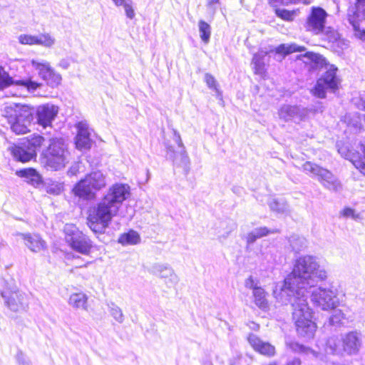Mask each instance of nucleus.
<instances>
[{"instance_id":"1","label":"nucleus","mask_w":365,"mask_h":365,"mask_svg":"<svg viewBox=\"0 0 365 365\" xmlns=\"http://www.w3.org/2000/svg\"><path fill=\"white\" fill-rule=\"evenodd\" d=\"M327 279V272L312 255L299 257L295 260L292 272L277 286L274 294L277 301L290 304L297 331L301 336L312 339L317 330L312 320L313 312L304 298V291Z\"/></svg>"},{"instance_id":"2","label":"nucleus","mask_w":365,"mask_h":365,"mask_svg":"<svg viewBox=\"0 0 365 365\" xmlns=\"http://www.w3.org/2000/svg\"><path fill=\"white\" fill-rule=\"evenodd\" d=\"M129 195L130 187L127 185H113L102 199L89 210L88 225L91 230L95 233H104Z\"/></svg>"},{"instance_id":"3","label":"nucleus","mask_w":365,"mask_h":365,"mask_svg":"<svg viewBox=\"0 0 365 365\" xmlns=\"http://www.w3.org/2000/svg\"><path fill=\"white\" fill-rule=\"evenodd\" d=\"M304 56L326 68V71L317 79L315 86L311 90L312 95L319 98H325L327 91L335 92L340 83L336 74L338 68L334 65L329 64L320 54L307 52Z\"/></svg>"},{"instance_id":"4","label":"nucleus","mask_w":365,"mask_h":365,"mask_svg":"<svg viewBox=\"0 0 365 365\" xmlns=\"http://www.w3.org/2000/svg\"><path fill=\"white\" fill-rule=\"evenodd\" d=\"M69 161V152L64 140L61 138L49 139L47 148L41 155V165L50 170H60Z\"/></svg>"},{"instance_id":"5","label":"nucleus","mask_w":365,"mask_h":365,"mask_svg":"<svg viewBox=\"0 0 365 365\" xmlns=\"http://www.w3.org/2000/svg\"><path fill=\"white\" fill-rule=\"evenodd\" d=\"M6 116L13 132L18 135L27 133L34 120V108L28 105L13 104L6 108Z\"/></svg>"},{"instance_id":"6","label":"nucleus","mask_w":365,"mask_h":365,"mask_svg":"<svg viewBox=\"0 0 365 365\" xmlns=\"http://www.w3.org/2000/svg\"><path fill=\"white\" fill-rule=\"evenodd\" d=\"M361 346V334L351 331L340 336H333L328 339L325 351L329 354H340L343 351L349 355L356 354Z\"/></svg>"},{"instance_id":"7","label":"nucleus","mask_w":365,"mask_h":365,"mask_svg":"<svg viewBox=\"0 0 365 365\" xmlns=\"http://www.w3.org/2000/svg\"><path fill=\"white\" fill-rule=\"evenodd\" d=\"M304 291V298L307 300L309 295L312 304L322 310L328 311L335 309L339 304L337 293L332 287H317Z\"/></svg>"},{"instance_id":"8","label":"nucleus","mask_w":365,"mask_h":365,"mask_svg":"<svg viewBox=\"0 0 365 365\" xmlns=\"http://www.w3.org/2000/svg\"><path fill=\"white\" fill-rule=\"evenodd\" d=\"M106 185V177L101 171H94L86 175L73 187L74 194L85 199H92L96 192Z\"/></svg>"},{"instance_id":"9","label":"nucleus","mask_w":365,"mask_h":365,"mask_svg":"<svg viewBox=\"0 0 365 365\" xmlns=\"http://www.w3.org/2000/svg\"><path fill=\"white\" fill-rule=\"evenodd\" d=\"M63 231L65 239L72 250L82 255H87L93 247V242L91 239L84 235L73 224H66Z\"/></svg>"},{"instance_id":"10","label":"nucleus","mask_w":365,"mask_h":365,"mask_svg":"<svg viewBox=\"0 0 365 365\" xmlns=\"http://www.w3.org/2000/svg\"><path fill=\"white\" fill-rule=\"evenodd\" d=\"M302 169L305 173L317 177L325 188L334 192L341 189L340 182L329 170L309 161L303 164Z\"/></svg>"},{"instance_id":"11","label":"nucleus","mask_w":365,"mask_h":365,"mask_svg":"<svg viewBox=\"0 0 365 365\" xmlns=\"http://www.w3.org/2000/svg\"><path fill=\"white\" fill-rule=\"evenodd\" d=\"M11 86H16L21 91L33 93L41 86V83L32 81L30 78H22L18 76H10L0 66V91Z\"/></svg>"},{"instance_id":"12","label":"nucleus","mask_w":365,"mask_h":365,"mask_svg":"<svg viewBox=\"0 0 365 365\" xmlns=\"http://www.w3.org/2000/svg\"><path fill=\"white\" fill-rule=\"evenodd\" d=\"M347 19L355 36L365 41V0H356L354 6L348 9Z\"/></svg>"},{"instance_id":"13","label":"nucleus","mask_w":365,"mask_h":365,"mask_svg":"<svg viewBox=\"0 0 365 365\" xmlns=\"http://www.w3.org/2000/svg\"><path fill=\"white\" fill-rule=\"evenodd\" d=\"M174 141L178 144L179 150L175 151L173 146L165 145L166 158L173 161L174 165L182 168L187 173L189 170L190 159L186 153L180 135L174 132Z\"/></svg>"},{"instance_id":"14","label":"nucleus","mask_w":365,"mask_h":365,"mask_svg":"<svg viewBox=\"0 0 365 365\" xmlns=\"http://www.w3.org/2000/svg\"><path fill=\"white\" fill-rule=\"evenodd\" d=\"M327 13L321 7L313 6L307 18L304 28L314 35L323 34L326 29Z\"/></svg>"},{"instance_id":"15","label":"nucleus","mask_w":365,"mask_h":365,"mask_svg":"<svg viewBox=\"0 0 365 365\" xmlns=\"http://www.w3.org/2000/svg\"><path fill=\"white\" fill-rule=\"evenodd\" d=\"M31 66L38 71L39 76L47 83L48 86L54 88L58 86L61 81V76L56 73L46 61H38L31 60Z\"/></svg>"},{"instance_id":"16","label":"nucleus","mask_w":365,"mask_h":365,"mask_svg":"<svg viewBox=\"0 0 365 365\" xmlns=\"http://www.w3.org/2000/svg\"><path fill=\"white\" fill-rule=\"evenodd\" d=\"M36 123L43 128L51 126L58 113V108L53 104H43L34 108Z\"/></svg>"},{"instance_id":"17","label":"nucleus","mask_w":365,"mask_h":365,"mask_svg":"<svg viewBox=\"0 0 365 365\" xmlns=\"http://www.w3.org/2000/svg\"><path fill=\"white\" fill-rule=\"evenodd\" d=\"M7 307L13 312L26 310L29 306L28 296L19 290L4 292L2 294Z\"/></svg>"},{"instance_id":"18","label":"nucleus","mask_w":365,"mask_h":365,"mask_svg":"<svg viewBox=\"0 0 365 365\" xmlns=\"http://www.w3.org/2000/svg\"><path fill=\"white\" fill-rule=\"evenodd\" d=\"M152 273L163 279L168 287H173L178 283L179 278L178 275L168 264H155L152 267Z\"/></svg>"},{"instance_id":"19","label":"nucleus","mask_w":365,"mask_h":365,"mask_svg":"<svg viewBox=\"0 0 365 365\" xmlns=\"http://www.w3.org/2000/svg\"><path fill=\"white\" fill-rule=\"evenodd\" d=\"M307 115V110L297 106L284 105L279 110L280 119L285 122L294 121L299 123Z\"/></svg>"},{"instance_id":"20","label":"nucleus","mask_w":365,"mask_h":365,"mask_svg":"<svg viewBox=\"0 0 365 365\" xmlns=\"http://www.w3.org/2000/svg\"><path fill=\"white\" fill-rule=\"evenodd\" d=\"M247 339L250 346L259 354L267 357H272L275 355L276 350L274 346L269 342L262 341L256 334H250Z\"/></svg>"},{"instance_id":"21","label":"nucleus","mask_w":365,"mask_h":365,"mask_svg":"<svg viewBox=\"0 0 365 365\" xmlns=\"http://www.w3.org/2000/svg\"><path fill=\"white\" fill-rule=\"evenodd\" d=\"M16 235L21 237L24 245L33 252H38L44 249L46 243L38 234L17 232Z\"/></svg>"},{"instance_id":"22","label":"nucleus","mask_w":365,"mask_h":365,"mask_svg":"<svg viewBox=\"0 0 365 365\" xmlns=\"http://www.w3.org/2000/svg\"><path fill=\"white\" fill-rule=\"evenodd\" d=\"M78 133L76 137V145L78 150L90 149L92 140L90 138L91 133L87 125L83 123L78 124Z\"/></svg>"},{"instance_id":"23","label":"nucleus","mask_w":365,"mask_h":365,"mask_svg":"<svg viewBox=\"0 0 365 365\" xmlns=\"http://www.w3.org/2000/svg\"><path fill=\"white\" fill-rule=\"evenodd\" d=\"M11 153L16 160L22 163L28 162L36 158V155H34V150L27 148L26 145H24V141L13 146L11 148Z\"/></svg>"},{"instance_id":"24","label":"nucleus","mask_w":365,"mask_h":365,"mask_svg":"<svg viewBox=\"0 0 365 365\" xmlns=\"http://www.w3.org/2000/svg\"><path fill=\"white\" fill-rule=\"evenodd\" d=\"M17 175L24 178L26 182L31 185L38 187L43 184L41 176L34 168H26L17 171Z\"/></svg>"},{"instance_id":"25","label":"nucleus","mask_w":365,"mask_h":365,"mask_svg":"<svg viewBox=\"0 0 365 365\" xmlns=\"http://www.w3.org/2000/svg\"><path fill=\"white\" fill-rule=\"evenodd\" d=\"M287 346L294 352L299 354H304L307 356H312L314 358H318L319 354L317 351H314L313 349H310L308 346H305L303 344H301L297 341H286Z\"/></svg>"},{"instance_id":"26","label":"nucleus","mask_w":365,"mask_h":365,"mask_svg":"<svg viewBox=\"0 0 365 365\" xmlns=\"http://www.w3.org/2000/svg\"><path fill=\"white\" fill-rule=\"evenodd\" d=\"M277 232V230H269L266 227L255 228L249 232L246 236L247 245H252L257 239L268 235L269 233Z\"/></svg>"},{"instance_id":"27","label":"nucleus","mask_w":365,"mask_h":365,"mask_svg":"<svg viewBox=\"0 0 365 365\" xmlns=\"http://www.w3.org/2000/svg\"><path fill=\"white\" fill-rule=\"evenodd\" d=\"M267 55V51H259L254 54L252 63L254 65L255 73L262 75L265 72L264 58Z\"/></svg>"},{"instance_id":"28","label":"nucleus","mask_w":365,"mask_h":365,"mask_svg":"<svg viewBox=\"0 0 365 365\" xmlns=\"http://www.w3.org/2000/svg\"><path fill=\"white\" fill-rule=\"evenodd\" d=\"M88 297L83 292L72 294L68 299V304L76 309H87Z\"/></svg>"},{"instance_id":"29","label":"nucleus","mask_w":365,"mask_h":365,"mask_svg":"<svg viewBox=\"0 0 365 365\" xmlns=\"http://www.w3.org/2000/svg\"><path fill=\"white\" fill-rule=\"evenodd\" d=\"M140 235L133 230H130L128 232L122 234L118 238V242L123 246L137 245L140 243Z\"/></svg>"},{"instance_id":"30","label":"nucleus","mask_w":365,"mask_h":365,"mask_svg":"<svg viewBox=\"0 0 365 365\" xmlns=\"http://www.w3.org/2000/svg\"><path fill=\"white\" fill-rule=\"evenodd\" d=\"M268 205L271 210L278 213H286L289 211V205L282 197H270L268 200Z\"/></svg>"},{"instance_id":"31","label":"nucleus","mask_w":365,"mask_h":365,"mask_svg":"<svg viewBox=\"0 0 365 365\" xmlns=\"http://www.w3.org/2000/svg\"><path fill=\"white\" fill-rule=\"evenodd\" d=\"M252 294L256 306L262 310H266L268 309L267 293L263 288L260 287L258 289H255V292H252Z\"/></svg>"},{"instance_id":"32","label":"nucleus","mask_w":365,"mask_h":365,"mask_svg":"<svg viewBox=\"0 0 365 365\" xmlns=\"http://www.w3.org/2000/svg\"><path fill=\"white\" fill-rule=\"evenodd\" d=\"M289 245L292 250L295 252H299L307 247V240L298 235H293L289 238Z\"/></svg>"},{"instance_id":"33","label":"nucleus","mask_w":365,"mask_h":365,"mask_svg":"<svg viewBox=\"0 0 365 365\" xmlns=\"http://www.w3.org/2000/svg\"><path fill=\"white\" fill-rule=\"evenodd\" d=\"M24 145L30 150H34V155L36 156V151L45 141V138L40 135H34L29 138L23 140Z\"/></svg>"},{"instance_id":"34","label":"nucleus","mask_w":365,"mask_h":365,"mask_svg":"<svg viewBox=\"0 0 365 365\" xmlns=\"http://www.w3.org/2000/svg\"><path fill=\"white\" fill-rule=\"evenodd\" d=\"M305 50V48L296 43L285 44L282 43L275 48V52L279 54L287 55L294 52H301Z\"/></svg>"},{"instance_id":"35","label":"nucleus","mask_w":365,"mask_h":365,"mask_svg":"<svg viewBox=\"0 0 365 365\" xmlns=\"http://www.w3.org/2000/svg\"><path fill=\"white\" fill-rule=\"evenodd\" d=\"M107 307L110 316L119 324H122L125 320V316L122 309L114 302L107 303Z\"/></svg>"},{"instance_id":"36","label":"nucleus","mask_w":365,"mask_h":365,"mask_svg":"<svg viewBox=\"0 0 365 365\" xmlns=\"http://www.w3.org/2000/svg\"><path fill=\"white\" fill-rule=\"evenodd\" d=\"M198 28L201 40L205 43H207L210 41L211 36L210 25L203 20H200L198 22Z\"/></svg>"},{"instance_id":"37","label":"nucleus","mask_w":365,"mask_h":365,"mask_svg":"<svg viewBox=\"0 0 365 365\" xmlns=\"http://www.w3.org/2000/svg\"><path fill=\"white\" fill-rule=\"evenodd\" d=\"M42 185L46 192L53 195H58L63 190L61 184L52 180H49Z\"/></svg>"},{"instance_id":"38","label":"nucleus","mask_w":365,"mask_h":365,"mask_svg":"<svg viewBox=\"0 0 365 365\" xmlns=\"http://www.w3.org/2000/svg\"><path fill=\"white\" fill-rule=\"evenodd\" d=\"M334 312L332 314L329 318V325L330 326H337L339 325L341 321L344 319V314L340 309H333Z\"/></svg>"},{"instance_id":"39","label":"nucleus","mask_w":365,"mask_h":365,"mask_svg":"<svg viewBox=\"0 0 365 365\" xmlns=\"http://www.w3.org/2000/svg\"><path fill=\"white\" fill-rule=\"evenodd\" d=\"M251 361V358L237 353L230 361L231 365H250Z\"/></svg>"},{"instance_id":"40","label":"nucleus","mask_w":365,"mask_h":365,"mask_svg":"<svg viewBox=\"0 0 365 365\" xmlns=\"http://www.w3.org/2000/svg\"><path fill=\"white\" fill-rule=\"evenodd\" d=\"M36 36L37 37V45L51 47L55 43L54 38H52L48 34H40L39 36Z\"/></svg>"},{"instance_id":"41","label":"nucleus","mask_w":365,"mask_h":365,"mask_svg":"<svg viewBox=\"0 0 365 365\" xmlns=\"http://www.w3.org/2000/svg\"><path fill=\"white\" fill-rule=\"evenodd\" d=\"M269 1L274 6H277L278 5L287 6L289 4H297L299 3H302L304 4H310V0H269Z\"/></svg>"},{"instance_id":"42","label":"nucleus","mask_w":365,"mask_h":365,"mask_svg":"<svg viewBox=\"0 0 365 365\" xmlns=\"http://www.w3.org/2000/svg\"><path fill=\"white\" fill-rule=\"evenodd\" d=\"M219 4L220 0H207V3L205 5L207 13L208 16H210L211 18L214 17L217 9V4Z\"/></svg>"},{"instance_id":"43","label":"nucleus","mask_w":365,"mask_h":365,"mask_svg":"<svg viewBox=\"0 0 365 365\" xmlns=\"http://www.w3.org/2000/svg\"><path fill=\"white\" fill-rule=\"evenodd\" d=\"M205 81L210 88L213 89L217 95L220 94V92L217 88L218 84L213 76L210 73H206L205 75Z\"/></svg>"},{"instance_id":"44","label":"nucleus","mask_w":365,"mask_h":365,"mask_svg":"<svg viewBox=\"0 0 365 365\" xmlns=\"http://www.w3.org/2000/svg\"><path fill=\"white\" fill-rule=\"evenodd\" d=\"M19 41L21 44L37 45V37L36 36L21 34L19 36Z\"/></svg>"},{"instance_id":"45","label":"nucleus","mask_w":365,"mask_h":365,"mask_svg":"<svg viewBox=\"0 0 365 365\" xmlns=\"http://www.w3.org/2000/svg\"><path fill=\"white\" fill-rule=\"evenodd\" d=\"M276 14L277 16L286 21H292L293 19L294 14L292 11L287 9H276Z\"/></svg>"},{"instance_id":"46","label":"nucleus","mask_w":365,"mask_h":365,"mask_svg":"<svg viewBox=\"0 0 365 365\" xmlns=\"http://www.w3.org/2000/svg\"><path fill=\"white\" fill-rule=\"evenodd\" d=\"M245 286L250 289H252V292H255V289L260 287V286H259V281L257 279H255L252 276H250L245 280Z\"/></svg>"},{"instance_id":"47","label":"nucleus","mask_w":365,"mask_h":365,"mask_svg":"<svg viewBox=\"0 0 365 365\" xmlns=\"http://www.w3.org/2000/svg\"><path fill=\"white\" fill-rule=\"evenodd\" d=\"M121 6L124 7L127 17L130 19H133L135 16V12L132 6L130 4L126 3L125 0H124V4Z\"/></svg>"},{"instance_id":"48","label":"nucleus","mask_w":365,"mask_h":365,"mask_svg":"<svg viewBox=\"0 0 365 365\" xmlns=\"http://www.w3.org/2000/svg\"><path fill=\"white\" fill-rule=\"evenodd\" d=\"M16 360L19 362V364L21 365H29V361L26 356L22 352L19 351L16 354Z\"/></svg>"},{"instance_id":"49","label":"nucleus","mask_w":365,"mask_h":365,"mask_svg":"<svg viewBox=\"0 0 365 365\" xmlns=\"http://www.w3.org/2000/svg\"><path fill=\"white\" fill-rule=\"evenodd\" d=\"M342 215L345 217H351L353 219H356L358 217V215L355 214L354 210L350 207H346L342 211Z\"/></svg>"},{"instance_id":"50","label":"nucleus","mask_w":365,"mask_h":365,"mask_svg":"<svg viewBox=\"0 0 365 365\" xmlns=\"http://www.w3.org/2000/svg\"><path fill=\"white\" fill-rule=\"evenodd\" d=\"M78 171H79L78 165L74 164L70 167V168L68 169V170L67 172V174H68V175L71 177V176L76 175V174L78 173Z\"/></svg>"},{"instance_id":"51","label":"nucleus","mask_w":365,"mask_h":365,"mask_svg":"<svg viewBox=\"0 0 365 365\" xmlns=\"http://www.w3.org/2000/svg\"><path fill=\"white\" fill-rule=\"evenodd\" d=\"M356 107L362 110H365V99L360 98L355 100Z\"/></svg>"},{"instance_id":"52","label":"nucleus","mask_w":365,"mask_h":365,"mask_svg":"<svg viewBox=\"0 0 365 365\" xmlns=\"http://www.w3.org/2000/svg\"><path fill=\"white\" fill-rule=\"evenodd\" d=\"M59 66L63 69H67L70 66V61L66 58L61 59L58 63Z\"/></svg>"},{"instance_id":"53","label":"nucleus","mask_w":365,"mask_h":365,"mask_svg":"<svg viewBox=\"0 0 365 365\" xmlns=\"http://www.w3.org/2000/svg\"><path fill=\"white\" fill-rule=\"evenodd\" d=\"M286 365H301V361L299 359L294 358L292 360L288 361Z\"/></svg>"},{"instance_id":"54","label":"nucleus","mask_w":365,"mask_h":365,"mask_svg":"<svg viewBox=\"0 0 365 365\" xmlns=\"http://www.w3.org/2000/svg\"><path fill=\"white\" fill-rule=\"evenodd\" d=\"M232 190L235 193H237L238 195H240L242 191V188L240 187H234L232 188Z\"/></svg>"},{"instance_id":"55","label":"nucleus","mask_w":365,"mask_h":365,"mask_svg":"<svg viewBox=\"0 0 365 365\" xmlns=\"http://www.w3.org/2000/svg\"><path fill=\"white\" fill-rule=\"evenodd\" d=\"M115 6H120L124 4V0H112Z\"/></svg>"},{"instance_id":"56","label":"nucleus","mask_w":365,"mask_h":365,"mask_svg":"<svg viewBox=\"0 0 365 365\" xmlns=\"http://www.w3.org/2000/svg\"><path fill=\"white\" fill-rule=\"evenodd\" d=\"M231 232V230H230L229 232H227V235Z\"/></svg>"}]
</instances>
